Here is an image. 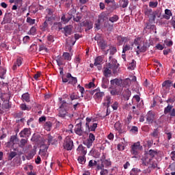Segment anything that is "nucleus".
Instances as JSON below:
<instances>
[{
	"label": "nucleus",
	"instance_id": "1",
	"mask_svg": "<svg viewBox=\"0 0 175 175\" xmlns=\"http://www.w3.org/2000/svg\"><path fill=\"white\" fill-rule=\"evenodd\" d=\"M109 62L107 63L103 69V75L105 77H111V70H113V75H116L118 69V64H117V60L116 59H113L112 56H109Z\"/></svg>",
	"mask_w": 175,
	"mask_h": 175
},
{
	"label": "nucleus",
	"instance_id": "2",
	"mask_svg": "<svg viewBox=\"0 0 175 175\" xmlns=\"http://www.w3.org/2000/svg\"><path fill=\"white\" fill-rule=\"evenodd\" d=\"M111 165V161L106 159V157L103 155L101 159L98 161L97 170H103L104 167H109Z\"/></svg>",
	"mask_w": 175,
	"mask_h": 175
},
{
	"label": "nucleus",
	"instance_id": "3",
	"mask_svg": "<svg viewBox=\"0 0 175 175\" xmlns=\"http://www.w3.org/2000/svg\"><path fill=\"white\" fill-rule=\"evenodd\" d=\"M63 83H68V84H72V85H76L77 84V78L72 77V74L68 73L66 77H62Z\"/></svg>",
	"mask_w": 175,
	"mask_h": 175
},
{
	"label": "nucleus",
	"instance_id": "4",
	"mask_svg": "<svg viewBox=\"0 0 175 175\" xmlns=\"http://www.w3.org/2000/svg\"><path fill=\"white\" fill-rule=\"evenodd\" d=\"M91 95H94V98L96 99V100H102L103 99V96H105V92H101L100 89H95L94 90H92L90 92Z\"/></svg>",
	"mask_w": 175,
	"mask_h": 175
},
{
	"label": "nucleus",
	"instance_id": "5",
	"mask_svg": "<svg viewBox=\"0 0 175 175\" xmlns=\"http://www.w3.org/2000/svg\"><path fill=\"white\" fill-rule=\"evenodd\" d=\"M63 146L65 150H67V151H72L74 147L73 141L72 139H70L69 137H67L64 140Z\"/></svg>",
	"mask_w": 175,
	"mask_h": 175
},
{
	"label": "nucleus",
	"instance_id": "6",
	"mask_svg": "<svg viewBox=\"0 0 175 175\" xmlns=\"http://www.w3.org/2000/svg\"><path fill=\"white\" fill-rule=\"evenodd\" d=\"M143 150V146L140 145V142H136L131 146V154L133 155H138L139 151Z\"/></svg>",
	"mask_w": 175,
	"mask_h": 175
},
{
	"label": "nucleus",
	"instance_id": "7",
	"mask_svg": "<svg viewBox=\"0 0 175 175\" xmlns=\"http://www.w3.org/2000/svg\"><path fill=\"white\" fill-rule=\"evenodd\" d=\"M170 117H175V109L173 108V105L168 104L166 107L164 108V114H169Z\"/></svg>",
	"mask_w": 175,
	"mask_h": 175
},
{
	"label": "nucleus",
	"instance_id": "8",
	"mask_svg": "<svg viewBox=\"0 0 175 175\" xmlns=\"http://www.w3.org/2000/svg\"><path fill=\"white\" fill-rule=\"evenodd\" d=\"M144 14L146 17H148L152 21H155L156 16L154 14L152 10L146 8L144 10Z\"/></svg>",
	"mask_w": 175,
	"mask_h": 175
},
{
	"label": "nucleus",
	"instance_id": "9",
	"mask_svg": "<svg viewBox=\"0 0 175 175\" xmlns=\"http://www.w3.org/2000/svg\"><path fill=\"white\" fill-rule=\"evenodd\" d=\"M53 18L54 17H49L40 26V29L43 31H47L49 29V25Z\"/></svg>",
	"mask_w": 175,
	"mask_h": 175
},
{
	"label": "nucleus",
	"instance_id": "10",
	"mask_svg": "<svg viewBox=\"0 0 175 175\" xmlns=\"http://www.w3.org/2000/svg\"><path fill=\"white\" fill-rule=\"evenodd\" d=\"M98 46L103 51H105L107 47V42L103 39L98 40L97 41Z\"/></svg>",
	"mask_w": 175,
	"mask_h": 175
},
{
	"label": "nucleus",
	"instance_id": "11",
	"mask_svg": "<svg viewBox=\"0 0 175 175\" xmlns=\"http://www.w3.org/2000/svg\"><path fill=\"white\" fill-rule=\"evenodd\" d=\"M122 124H121V122L120 121L116 122L114 124V129L116 131H117L119 133V135H121L122 133H125V130L122 129Z\"/></svg>",
	"mask_w": 175,
	"mask_h": 175
},
{
	"label": "nucleus",
	"instance_id": "12",
	"mask_svg": "<svg viewBox=\"0 0 175 175\" xmlns=\"http://www.w3.org/2000/svg\"><path fill=\"white\" fill-rule=\"evenodd\" d=\"M10 23H12V14L6 13L4 16L3 21L1 22V24H10Z\"/></svg>",
	"mask_w": 175,
	"mask_h": 175
},
{
	"label": "nucleus",
	"instance_id": "13",
	"mask_svg": "<svg viewBox=\"0 0 175 175\" xmlns=\"http://www.w3.org/2000/svg\"><path fill=\"white\" fill-rule=\"evenodd\" d=\"M21 137H29L31 135V129L25 128L19 133Z\"/></svg>",
	"mask_w": 175,
	"mask_h": 175
},
{
	"label": "nucleus",
	"instance_id": "14",
	"mask_svg": "<svg viewBox=\"0 0 175 175\" xmlns=\"http://www.w3.org/2000/svg\"><path fill=\"white\" fill-rule=\"evenodd\" d=\"M75 132L79 136H83V135L84 134V131H83V130L81 129V122L78 123L75 126Z\"/></svg>",
	"mask_w": 175,
	"mask_h": 175
},
{
	"label": "nucleus",
	"instance_id": "15",
	"mask_svg": "<svg viewBox=\"0 0 175 175\" xmlns=\"http://www.w3.org/2000/svg\"><path fill=\"white\" fill-rule=\"evenodd\" d=\"M39 154L40 155H42V157H46L47 155V150L49 146L46 144H42L40 147Z\"/></svg>",
	"mask_w": 175,
	"mask_h": 175
},
{
	"label": "nucleus",
	"instance_id": "16",
	"mask_svg": "<svg viewBox=\"0 0 175 175\" xmlns=\"http://www.w3.org/2000/svg\"><path fill=\"white\" fill-rule=\"evenodd\" d=\"M77 151L78 154H81V155H83V156L87 155V148L83 146L81 144H80L78 146Z\"/></svg>",
	"mask_w": 175,
	"mask_h": 175
},
{
	"label": "nucleus",
	"instance_id": "17",
	"mask_svg": "<svg viewBox=\"0 0 175 175\" xmlns=\"http://www.w3.org/2000/svg\"><path fill=\"white\" fill-rule=\"evenodd\" d=\"M22 64H23V58L18 57L12 66L13 70H16V69L21 66Z\"/></svg>",
	"mask_w": 175,
	"mask_h": 175
},
{
	"label": "nucleus",
	"instance_id": "18",
	"mask_svg": "<svg viewBox=\"0 0 175 175\" xmlns=\"http://www.w3.org/2000/svg\"><path fill=\"white\" fill-rule=\"evenodd\" d=\"M142 165L144 166H148V164L150 163V162H151V161H152V159L146 154L145 157L142 159Z\"/></svg>",
	"mask_w": 175,
	"mask_h": 175
},
{
	"label": "nucleus",
	"instance_id": "19",
	"mask_svg": "<svg viewBox=\"0 0 175 175\" xmlns=\"http://www.w3.org/2000/svg\"><path fill=\"white\" fill-rule=\"evenodd\" d=\"M82 27H86L85 31H90V29H92L93 24L91 21H85L82 22L81 23Z\"/></svg>",
	"mask_w": 175,
	"mask_h": 175
},
{
	"label": "nucleus",
	"instance_id": "20",
	"mask_svg": "<svg viewBox=\"0 0 175 175\" xmlns=\"http://www.w3.org/2000/svg\"><path fill=\"white\" fill-rule=\"evenodd\" d=\"M116 40L118 41V46L122 45V43H124V42H128V38L122 36H118Z\"/></svg>",
	"mask_w": 175,
	"mask_h": 175
},
{
	"label": "nucleus",
	"instance_id": "21",
	"mask_svg": "<svg viewBox=\"0 0 175 175\" xmlns=\"http://www.w3.org/2000/svg\"><path fill=\"white\" fill-rule=\"evenodd\" d=\"M146 121H148L149 124H152V121H154V113L152 111H149L148 112L146 115Z\"/></svg>",
	"mask_w": 175,
	"mask_h": 175
},
{
	"label": "nucleus",
	"instance_id": "22",
	"mask_svg": "<svg viewBox=\"0 0 175 175\" xmlns=\"http://www.w3.org/2000/svg\"><path fill=\"white\" fill-rule=\"evenodd\" d=\"M109 77H103L102 83H101L102 88H104V89L107 88V87H109Z\"/></svg>",
	"mask_w": 175,
	"mask_h": 175
},
{
	"label": "nucleus",
	"instance_id": "23",
	"mask_svg": "<svg viewBox=\"0 0 175 175\" xmlns=\"http://www.w3.org/2000/svg\"><path fill=\"white\" fill-rule=\"evenodd\" d=\"M10 105H9V103L6 101V103H3L1 106V110H3V114L6 113V111H9V109H10Z\"/></svg>",
	"mask_w": 175,
	"mask_h": 175
},
{
	"label": "nucleus",
	"instance_id": "24",
	"mask_svg": "<svg viewBox=\"0 0 175 175\" xmlns=\"http://www.w3.org/2000/svg\"><path fill=\"white\" fill-rule=\"evenodd\" d=\"M65 36H69V35H72V26L67 25L64 27Z\"/></svg>",
	"mask_w": 175,
	"mask_h": 175
},
{
	"label": "nucleus",
	"instance_id": "25",
	"mask_svg": "<svg viewBox=\"0 0 175 175\" xmlns=\"http://www.w3.org/2000/svg\"><path fill=\"white\" fill-rule=\"evenodd\" d=\"M71 18H72V15L66 16V15L63 14L61 17V21L62 23H64V24H68V23L70 21Z\"/></svg>",
	"mask_w": 175,
	"mask_h": 175
},
{
	"label": "nucleus",
	"instance_id": "26",
	"mask_svg": "<svg viewBox=\"0 0 175 175\" xmlns=\"http://www.w3.org/2000/svg\"><path fill=\"white\" fill-rule=\"evenodd\" d=\"M110 83L111 84V85H118L120 86L121 85V84H122V79H111L110 81Z\"/></svg>",
	"mask_w": 175,
	"mask_h": 175
},
{
	"label": "nucleus",
	"instance_id": "27",
	"mask_svg": "<svg viewBox=\"0 0 175 175\" xmlns=\"http://www.w3.org/2000/svg\"><path fill=\"white\" fill-rule=\"evenodd\" d=\"M52 128H53V123L51 122L47 121L44 123V129H45V131H47L48 132H49L50 131H51Z\"/></svg>",
	"mask_w": 175,
	"mask_h": 175
},
{
	"label": "nucleus",
	"instance_id": "28",
	"mask_svg": "<svg viewBox=\"0 0 175 175\" xmlns=\"http://www.w3.org/2000/svg\"><path fill=\"white\" fill-rule=\"evenodd\" d=\"M22 100L23 102L29 103L31 102V96L28 92L25 93L22 95Z\"/></svg>",
	"mask_w": 175,
	"mask_h": 175
},
{
	"label": "nucleus",
	"instance_id": "29",
	"mask_svg": "<svg viewBox=\"0 0 175 175\" xmlns=\"http://www.w3.org/2000/svg\"><path fill=\"white\" fill-rule=\"evenodd\" d=\"M158 154V150H154L152 149H150L148 153L146 154V155H147L148 157H149L150 158H151L152 159V158H154V157H155V155Z\"/></svg>",
	"mask_w": 175,
	"mask_h": 175
},
{
	"label": "nucleus",
	"instance_id": "30",
	"mask_svg": "<svg viewBox=\"0 0 175 175\" xmlns=\"http://www.w3.org/2000/svg\"><path fill=\"white\" fill-rule=\"evenodd\" d=\"M172 11L169 9H165V15H163V18H165V20H170V17H172Z\"/></svg>",
	"mask_w": 175,
	"mask_h": 175
},
{
	"label": "nucleus",
	"instance_id": "31",
	"mask_svg": "<svg viewBox=\"0 0 175 175\" xmlns=\"http://www.w3.org/2000/svg\"><path fill=\"white\" fill-rule=\"evenodd\" d=\"M103 58H105L104 56H98L95 59L94 66H98V65H100V64H102V62H103Z\"/></svg>",
	"mask_w": 175,
	"mask_h": 175
},
{
	"label": "nucleus",
	"instance_id": "32",
	"mask_svg": "<svg viewBox=\"0 0 175 175\" xmlns=\"http://www.w3.org/2000/svg\"><path fill=\"white\" fill-rule=\"evenodd\" d=\"M172 86H173V82L170 80L165 81L162 83V87H164L165 88H170Z\"/></svg>",
	"mask_w": 175,
	"mask_h": 175
},
{
	"label": "nucleus",
	"instance_id": "33",
	"mask_svg": "<svg viewBox=\"0 0 175 175\" xmlns=\"http://www.w3.org/2000/svg\"><path fill=\"white\" fill-rule=\"evenodd\" d=\"M131 95H132V92H131V90H129L127 89L125 90L123 97L125 100H129V98H131Z\"/></svg>",
	"mask_w": 175,
	"mask_h": 175
},
{
	"label": "nucleus",
	"instance_id": "34",
	"mask_svg": "<svg viewBox=\"0 0 175 175\" xmlns=\"http://www.w3.org/2000/svg\"><path fill=\"white\" fill-rule=\"evenodd\" d=\"M66 109H63V108H59V117H61L62 118H64V117H66L67 114Z\"/></svg>",
	"mask_w": 175,
	"mask_h": 175
},
{
	"label": "nucleus",
	"instance_id": "35",
	"mask_svg": "<svg viewBox=\"0 0 175 175\" xmlns=\"http://www.w3.org/2000/svg\"><path fill=\"white\" fill-rule=\"evenodd\" d=\"M119 3L121 8H123V9H125V8L128 7L129 1L128 0H120Z\"/></svg>",
	"mask_w": 175,
	"mask_h": 175
},
{
	"label": "nucleus",
	"instance_id": "36",
	"mask_svg": "<svg viewBox=\"0 0 175 175\" xmlns=\"http://www.w3.org/2000/svg\"><path fill=\"white\" fill-rule=\"evenodd\" d=\"M110 103H111V97L107 96L105 97V102L103 103V105L106 106L107 107H110Z\"/></svg>",
	"mask_w": 175,
	"mask_h": 175
},
{
	"label": "nucleus",
	"instance_id": "37",
	"mask_svg": "<svg viewBox=\"0 0 175 175\" xmlns=\"http://www.w3.org/2000/svg\"><path fill=\"white\" fill-rule=\"evenodd\" d=\"M150 136L154 139H158V137H159V131H158V129H154L153 132L150 134Z\"/></svg>",
	"mask_w": 175,
	"mask_h": 175
},
{
	"label": "nucleus",
	"instance_id": "38",
	"mask_svg": "<svg viewBox=\"0 0 175 175\" xmlns=\"http://www.w3.org/2000/svg\"><path fill=\"white\" fill-rule=\"evenodd\" d=\"M10 142L14 145L16 144V143H18V138H17V135L11 136Z\"/></svg>",
	"mask_w": 175,
	"mask_h": 175
},
{
	"label": "nucleus",
	"instance_id": "39",
	"mask_svg": "<svg viewBox=\"0 0 175 175\" xmlns=\"http://www.w3.org/2000/svg\"><path fill=\"white\" fill-rule=\"evenodd\" d=\"M118 20H120V17L118 16V15L116 14L109 17V21H110L111 23H117Z\"/></svg>",
	"mask_w": 175,
	"mask_h": 175
},
{
	"label": "nucleus",
	"instance_id": "40",
	"mask_svg": "<svg viewBox=\"0 0 175 175\" xmlns=\"http://www.w3.org/2000/svg\"><path fill=\"white\" fill-rule=\"evenodd\" d=\"M64 61H65V59H64V57H59L56 59L58 66H61L64 65V64H65Z\"/></svg>",
	"mask_w": 175,
	"mask_h": 175
},
{
	"label": "nucleus",
	"instance_id": "41",
	"mask_svg": "<svg viewBox=\"0 0 175 175\" xmlns=\"http://www.w3.org/2000/svg\"><path fill=\"white\" fill-rule=\"evenodd\" d=\"M68 107H69V104L66 103V101L65 100L62 101V104L59 107V109H64L65 110H66Z\"/></svg>",
	"mask_w": 175,
	"mask_h": 175
},
{
	"label": "nucleus",
	"instance_id": "42",
	"mask_svg": "<svg viewBox=\"0 0 175 175\" xmlns=\"http://www.w3.org/2000/svg\"><path fill=\"white\" fill-rule=\"evenodd\" d=\"M63 57H64V59H66V61H70V59H72V57L70 56V53H69L68 52H64L63 53Z\"/></svg>",
	"mask_w": 175,
	"mask_h": 175
},
{
	"label": "nucleus",
	"instance_id": "43",
	"mask_svg": "<svg viewBox=\"0 0 175 175\" xmlns=\"http://www.w3.org/2000/svg\"><path fill=\"white\" fill-rule=\"evenodd\" d=\"M137 49L139 50V53H146L147 51V45L144 44L141 48L140 46H137Z\"/></svg>",
	"mask_w": 175,
	"mask_h": 175
},
{
	"label": "nucleus",
	"instance_id": "44",
	"mask_svg": "<svg viewBox=\"0 0 175 175\" xmlns=\"http://www.w3.org/2000/svg\"><path fill=\"white\" fill-rule=\"evenodd\" d=\"M132 49L133 48L131 46V45H128V44L124 45L123 49H122V53H126V51H129V50H132Z\"/></svg>",
	"mask_w": 175,
	"mask_h": 175
},
{
	"label": "nucleus",
	"instance_id": "45",
	"mask_svg": "<svg viewBox=\"0 0 175 175\" xmlns=\"http://www.w3.org/2000/svg\"><path fill=\"white\" fill-rule=\"evenodd\" d=\"M94 142L90 139H87L83 144H85V146H86L88 147V148H91V147H92V144Z\"/></svg>",
	"mask_w": 175,
	"mask_h": 175
},
{
	"label": "nucleus",
	"instance_id": "46",
	"mask_svg": "<svg viewBox=\"0 0 175 175\" xmlns=\"http://www.w3.org/2000/svg\"><path fill=\"white\" fill-rule=\"evenodd\" d=\"M142 170L139 168H133L130 172V175L137 174V173H140Z\"/></svg>",
	"mask_w": 175,
	"mask_h": 175
},
{
	"label": "nucleus",
	"instance_id": "47",
	"mask_svg": "<svg viewBox=\"0 0 175 175\" xmlns=\"http://www.w3.org/2000/svg\"><path fill=\"white\" fill-rule=\"evenodd\" d=\"M97 126H98V124L94 123L92 126H90V127L89 126V127H88V128L90 132H94V131L96 129Z\"/></svg>",
	"mask_w": 175,
	"mask_h": 175
},
{
	"label": "nucleus",
	"instance_id": "48",
	"mask_svg": "<svg viewBox=\"0 0 175 175\" xmlns=\"http://www.w3.org/2000/svg\"><path fill=\"white\" fill-rule=\"evenodd\" d=\"M135 68H136V62L135 61V59H133L132 62H131L129 64V66L128 68L133 70V69H135Z\"/></svg>",
	"mask_w": 175,
	"mask_h": 175
},
{
	"label": "nucleus",
	"instance_id": "49",
	"mask_svg": "<svg viewBox=\"0 0 175 175\" xmlns=\"http://www.w3.org/2000/svg\"><path fill=\"white\" fill-rule=\"evenodd\" d=\"M20 107L21 110H27V111H29V110H31V107L27 106V105L25 104H21L20 105Z\"/></svg>",
	"mask_w": 175,
	"mask_h": 175
},
{
	"label": "nucleus",
	"instance_id": "50",
	"mask_svg": "<svg viewBox=\"0 0 175 175\" xmlns=\"http://www.w3.org/2000/svg\"><path fill=\"white\" fill-rule=\"evenodd\" d=\"M105 18H106V14L103 12L99 15L98 21L100 22L105 21Z\"/></svg>",
	"mask_w": 175,
	"mask_h": 175
},
{
	"label": "nucleus",
	"instance_id": "51",
	"mask_svg": "<svg viewBox=\"0 0 175 175\" xmlns=\"http://www.w3.org/2000/svg\"><path fill=\"white\" fill-rule=\"evenodd\" d=\"M80 97L77 95V94H75V93H72L70 95V99L71 100H77V99H79Z\"/></svg>",
	"mask_w": 175,
	"mask_h": 175
},
{
	"label": "nucleus",
	"instance_id": "52",
	"mask_svg": "<svg viewBox=\"0 0 175 175\" xmlns=\"http://www.w3.org/2000/svg\"><path fill=\"white\" fill-rule=\"evenodd\" d=\"M26 21L30 25H33V24H35V22L36 21V20L32 19L31 17H27Z\"/></svg>",
	"mask_w": 175,
	"mask_h": 175
},
{
	"label": "nucleus",
	"instance_id": "53",
	"mask_svg": "<svg viewBox=\"0 0 175 175\" xmlns=\"http://www.w3.org/2000/svg\"><path fill=\"white\" fill-rule=\"evenodd\" d=\"M109 50L110 55H114L117 53V48L115 46H111Z\"/></svg>",
	"mask_w": 175,
	"mask_h": 175
},
{
	"label": "nucleus",
	"instance_id": "54",
	"mask_svg": "<svg viewBox=\"0 0 175 175\" xmlns=\"http://www.w3.org/2000/svg\"><path fill=\"white\" fill-rule=\"evenodd\" d=\"M16 155H17V152H11L8 156V161H12L13 159V158H14V157H16Z\"/></svg>",
	"mask_w": 175,
	"mask_h": 175
},
{
	"label": "nucleus",
	"instance_id": "55",
	"mask_svg": "<svg viewBox=\"0 0 175 175\" xmlns=\"http://www.w3.org/2000/svg\"><path fill=\"white\" fill-rule=\"evenodd\" d=\"M96 165H98V162H96V161L90 160V161H89L88 166H89L90 167H92L93 166H96Z\"/></svg>",
	"mask_w": 175,
	"mask_h": 175
},
{
	"label": "nucleus",
	"instance_id": "56",
	"mask_svg": "<svg viewBox=\"0 0 175 175\" xmlns=\"http://www.w3.org/2000/svg\"><path fill=\"white\" fill-rule=\"evenodd\" d=\"M35 33H36V27H32L28 32V35H35Z\"/></svg>",
	"mask_w": 175,
	"mask_h": 175
},
{
	"label": "nucleus",
	"instance_id": "57",
	"mask_svg": "<svg viewBox=\"0 0 175 175\" xmlns=\"http://www.w3.org/2000/svg\"><path fill=\"white\" fill-rule=\"evenodd\" d=\"M54 137L51 136V135H48V143L49 144H53V143H55V142H53Z\"/></svg>",
	"mask_w": 175,
	"mask_h": 175
},
{
	"label": "nucleus",
	"instance_id": "58",
	"mask_svg": "<svg viewBox=\"0 0 175 175\" xmlns=\"http://www.w3.org/2000/svg\"><path fill=\"white\" fill-rule=\"evenodd\" d=\"M149 6L150 8H157L158 6V1H150Z\"/></svg>",
	"mask_w": 175,
	"mask_h": 175
},
{
	"label": "nucleus",
	"instance_id": "59",
	"mask_svg": "<svg viewBox=\"0 0 175 175\" xmlns=\"http://www.w3.org/2000/svg\"><path fill=\"white\" fill-rule=\"evenodd\" d=\"M78 161H79V163H84V162H85V156L84 155L80 156L78 158Z\"/></svg>",
	"mask_w": 175,
	"mask_h": 175
},
{
	"label": "nucleus",
	"instance_id": "60",
	"mask_svg": "<svg viewBox=\"0 0 175 175\" xmlns=\"http://www.w3.org/2000/svg\"><path fill=\"white\" fill-rule=\"evenodd\" d=\"M30 39H31V38H29V36H25L23 38V43L25 44L29 42Z\"/></svg>",
	"mask_w": 175,
	"mask_h": 175
},
{
	"label": "nucleus",
	"instance_id": "61",
	"mask_svg": "<svg viewBox=\"0 0 175 175\" xmlns=\"http://www.w3.org/2000/svg\"><path fill=\"white\" fill-rule=\"evenodd\" d=\"M138 131H139V129H137V126H133L130 130V132H131V133H136V132H138Z\"/></svg>",
	"mask_w": 175,
	"mask_h": 175
},
{
	"label": "nucleus",
	"instance_id": "62",
	"mask_svg": "<svg viewBox=\"0 0 175 175\" xmlns=\"http://www.w3.org/2000/svg\"><path fill=\"white\" fill-rule=\"evenodd\" d=\"M89 140H90L91 142H95V135L92 133H90L89 134V137L88 139Z\"/></svg>",
	"mask_w": 175,
	"mask_h": 175
},
{
	"label": "nucleus",
	"instance_id": "63",
	"mask_svg": "<svg viewBox=\"0 0 175 175\" xmlns=\"http://www.w3.org/2000/svg\"><path fill=\"white\" fill-rule=\"evenodd\" d=\"M42 50H44V51H49V49L46 48V46L44 44L40 45L39 51H42Z\"/></svg>",
	"mask_w": 175,
	"mask_h": 175
},
{
	"label": "nucleus",
	"instance_id": "64",
	"mask_svg": "<svg viewBox=\"0 0 175 175\" xmlns=\"http://www.w3.org/2000/svg\"><path fill=\"white\" fill-rule=\"evenodd\" d=\"M26 143H27V139H22L21 140V147H25Z\"/></svg>",
	"mask_w": 175,
	"mask_h": 175
}]
</instances>
